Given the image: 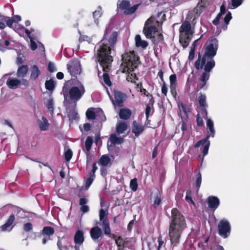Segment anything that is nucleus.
Instances as JSON below:
<instances>
[{
  "instance_id": "nucleus-14",
  "label": "nucleus",
  "mask_w": 250,
  "mask_h": 250,
  "mask_svg": "<svg viewBox=\"0 0 250 250\" xmlns=\"http://www.w3.org/2000/svg\"><path fill=\"white\" fill-rule=\"evenodd\" d=\"M30 79L33 81H36L39 76L41 75V71L37 65H33L30 67Z\"/></svg>"
},
{
  "instance_id": "nucleus-15",
  "label": "nucleus",
  "mask_w": 250,
  "mask_h": 250,
  "mask_svg": "<svg viewBox=\"0 0 250 250\" xmlns=\"http://www.w3.org/2000/svg\"><path fill=\"white\" fill-rule=\"evenodd\" d=\"M55 232L54 229L50 226L44 227L42 230L41 234L44 237H47L48 240L51 239L52 236Z\"/></svg>"
},
{
  "instance_id": "nucleus-9",
  "label": "nucleus",
  "mask_w": 250,
  "mask_h": 250,
  "mask_svg": "<svg viewBox=\"0 0 250 250\" xmlns=\"http://www.w3.org/2000/svg\"><path fill=\"white\" fill-rule=\"evenodd\" d=\"M67 69L72 77L77 78L81 73V65L78 60H71L67 64Z\"/></svg>"
},
{
  "instance_id": "nucleus-30",
  "label": "nucleus",
  "mask_w": 250,
  "mask_h": 250,
  "mask_svg": "<svg viewBox=\"0 0 250 250\" xmlns=\"http://www.w3.org/2000/svg\"><path fill=\"white\" fill-rule=\"evenodd\" d=\"M67 116L69 120L71 122L79 119L78 114L75 109L70 110L68 112Z\"/></svg>"
},
{
  "instance_id": "nucleus-5",
  "label": "nucleus",
  "mask_w": 250,
  "mask_h": 250,
  "mask_svg": "<svg viewBox=\"0 0 250 250\" xmlns=\"http://www.w3.org/2000/svg\"><path fill=\"white\" fill-rule=\"evenodd\" d=\"M122 65L125 70L132 72L139 63V57L134 51L125 52L122 55Z\"/></svg>"
},
{
  "instance_id": "nucleus-61",
  "label": "nucleus",
  "mask_w": 250,
  "mask_h": 250,
  "mask_svg": "<svg viewBox=\"0 0 250 250\" xmlns=\"http://www.w3.org/2000/svg\"><path fill=\"white\" fill-rule=\"evenodd\" d=\"M157 242H158L159 245L157 250H160V249L164 244V241L163 240L162 237L161 235L158 237Z\"/></svg>"
},
{
  "instance_id": "nucleus-20",
  "label": "nucleus",
  "mask_w": 250,
  "mask_h": 250,
  "mask_svg": "<svg viewBox=\"0 0 250 250\" xmlns=\"http://www.w3.org/2000/svg\"><path fill=\"white\" fill-rule=\"evenodd\" d=\"M15 219V215L14 214H11L7 220L6 223L0 227V230L2 231H5L7 230L8 228L13 224Z\"/></svg>"
},
{
  "instance_id": "nucleus-8",
  "label": "nucleus",
  "mask_w": 250,
  "mask_h": 250,
  "mask_svg": "<svg viewBox=\"0 0 250 250\" xmlns=\"http://www.w3.org/2000/svg\"><path fill=\"white\" fill-rule=\"evenodd\" d=\"M231 226L229 222L225 219H222L218 224V233L223 238H227L230 235Z\"/></svg>"
},
{
  "instance_id": "nucleus-41",
  "label": "nucleus",
  "mask_w": 250,
  "mask_h": 250,
  "mask_svg": "<svg viewBox=\"0 0 250 250\" xmlns=\"http://www.w3.org/2000/svg\"><path fill=\"white\" fill-rule=\"evenodd\" d=\"M138 183L136 178L131 179L130 182V188L133 191H136L138 188Z\"/></svg>"
},
{
  "instance_id": "nucleus-29",
  "label": "nucleus",
  "mask_w": 250,
  "mask_h": 250,
  "mask_svg": "<svg viewBox=\"0 0 250 250\" xmlns=\"http://www.w3.org/2000/svg\"><path fill=\"white\" fill-rule=\"evenodd\" d=\"M125 241L121 236H118L115 239V243L117 245L118 250H124L125 249Z\"/></svg>"
},
{
  "instance_id": "nucleus-57",
  "label": "nucleus",
  "mask_w": 250,
  "mask_h": 250,
  "mask_svg": "<svg viewBox=\"0 0 250 250\" xmlns=\"http://www.w3.org/2000/svg\"><path fill=\"white\" fill-rule=\"evenodd\" d=\"M6 25L10 28H13V24L14 22V20H13L12 18L11 19L8 17H7L6 20L5 21Z\"/></svg>"
},
{
  "instance_id": "nucleus-11",
  "label": "nucleus",
  "mask_w": 250,
  "mask_h": 250,
  "mask_svg": "<svg viewBox=\"0 0 250 250\" xmlns=\"http://www.w3.org/2000/svg\"><path fill=\"white\" fill-rule=\"evenodd\" d=\"M132 132L136 137L142 134L145 129V126L134 120L132 123Z\"/></svg>"
},
{
  "instance_id": "nucleus-27",
  "label": "nucleus",
  "mask_w": 250,
  "mask_h": 250,
  "mask_svg": "<svg viewBox=\"0 0 250 250\" xmlns=\"http://www.w3.org/2000/svg\"><path fill=\"white\" fill-rule=\"evenodd\" d=\"M110 159L108 155H102L99 160V164L103 167H105L109 163Z\"/></svg>"
},
{
  "instance_id": "nucleus-12",
  "label": "nucleus",
  "mask_w": 250,
  "mask_h": 250,
  "mask_svg": "<svg viewBox=\"0 0 250 250\" xmlns=\"http://www.w3.org/2000/svg\"><path fill=\"white\" fill-rule=\"evenodd\" d=\"M208 207L211 211H214L220 204V201L217 197L210 196L207 199Z\"/></svg>"
},
{
  "instance_id": "nucleus-38",
  "label": "nucleus",
  "mask_w": 250,
  "mask_h": 250,
  "mask_svg": "<svg viewBox=\"0 0 250 250\" xmlns=\"http://www.w3.org/2000/svg\"><path fill=\"white\" fill-rule=\"evenodd\" d=\"M118 6L120 9L125 11L130 6V2L127 0H123L119 4L118 3Z\"/></svg>"
},
{
  "instance_id": "nucleus-6",
  "label": "nucleus",
  "mask_w": 250,
  "mask_h": 250,
  "mask_svg": "<svg viewBox=\"0 0 250 250\" xmlns=\"http://www.w3.org/2000/svg\"><path fill=\"white\" fill-rule=\"evenodd\" d=\"M189 21H185L179 28V42L184 48L188 47L191 40L193 33Z\"/></svg>"
},
{
  "instance_id": "nucleus-24",
  "label": "nucleus",
  "mask_w": 250,
  "mask_h": 250,
  "mask_svg": "<svg viewBox=\"0 0 250 250\" xmlns=\"http://www.w3.org/2000/svg\"><path fill=\"white\" fill-rule=\"evenodd\" d=\"M127 129V125L125 122H121L117 124L116 131L118 134L123 133Z\"/></svg>"
},
{
  "instance_id": "nucleus-37",
  "label": "nucleus",
  "mask_w": 250,
  "mask_h": 250,
  "mask_svg": "<svg viewBox=\"0 0 250 250\" xmlns=\"http://www.w3.org/2000/svg\"><path fill=\"white\" fill-rule=\"evenodd\" d=\"M178 107L180 112L182 111L186 116H188V113L190 112L188 106L183 103H178Z\"/></svg>"
},
{
  "instance_id": "nucleus-19",
  "label": "nucleus",
  "mask_w": 250,
  "mask_h": 250,
  "mask_svg": "<svg viewBox=\"0 0 250 250\" xmlns=\"http://www.w3.org/2000/svg\"><path fill=\"white\" fill-rule=\"evenodd\" d=\"M131 111L128 108H122L120 110L119 115L121 119L128 120L131 116Z\"/></svg>"
},
{
  "instance_id": "nucleus-53",
  "label": "nucleus",
  "mask_w": 250,
  "mask_h": 250,
  "mask_svg": "<svg viewBox=\"0 0 250 250\" xmlns=\"http://www.w3.org/2000/svg\"><path fill=\"white\" fill-rule=\"evenodd\" d=\"M222 16H223L222 14H221V13H219L217 15V16L215 17V18L212 21V23L214 25L217 26L220 23V20L221 17Z\"/></svg>"
},
{
  "instance_id": "nucleus-7",
  "label": "nucleus",
  "mask_w": 250,
  "mask_h": 250,
  "mask_svg": "<svg viewBox=\"0 0 250 250\" xmlns=\"http://www.w3.org/2000/svg\"><path fill=\"white\" fill-rule=\"evenodd\" d=\"M207 126L210 132L209 134H208L207 136L203 139L199 141L195 145V148H198L201 146H203L202 152L204 156H206L208 154V149L210 146V141H208L209 137L211 136L213 137L215 134V130L213 126V121L210 119L207 118Z\"/></svg>"
},
{
  "instance_id": "nucleus-31",
  "label": "nucleus",
  "mask_w": 250,
  "mask_h": 250,
  "mask_svg": "<svg viewBox=\"0 0 250 250\" xmlns=\"http://www.w3.org/2000/svg\"><path fill=\"white\" fill-rule=\"evenodd\" d=\"M198 100L200 107L208 106L206 103V96L202 93H199Z\"/></svg>"
},
{
  "instance_id": "nucleus-35",
  "label": "nucleus",
  "mask_w": 250,
  "mask_h": 250,
  "mask_svg": "<svg viewBox=\"0 0 250 250\" xmlns=\"http://www.w3.org/2000/svg\"><path fill=\"white\" fill-rule=\"evenodd\" d=\"M140 4H136L131 7H128L126 10L124 11V14L126 15H129L133 14L137 10Z\"/></svg>"
},
{
  "instance_id": "nucleus-40",
  "label": "nucleus",
  "mask_w": 250,
  "mask_h": 250,
  "mask_svg": "<svg viewBox=\"0 0 250 250\" xmlns=\"http://www.w3.org/2000/svg\"><path fill=\"white\" fill-rule=\"evenodd\" d=\"M98 10H95L93 12V17L94 19L95 22H98V19L101 16L102 13V8L101 6L98 7Z\"/></svg>"
},
{
  "instance_id": "nucleus-33",
  "label": "nucleus",
  "mask_w": 250,
  "mask_h": 250,
  "mask_svg": "<svg viewBox=\"0 0 250 250\" xmlns=\"http://www.w3.org/2000/svg\"><path fill=\"white\" fill-rule=\"evenodd\" d=\"M162 194L160 191H158L155 195L154 201V207L157 208L161 203Z\"/></svg>"
},
{
  "instance_id": "nucleus-55",
  "label": "nucleus",
  "mask_w": 250,
  "mask_h": 250,
  "mask_svg": "<svg viewBox=\"0 0 250 250\" xmlns=\"http://www.w3.org/2000/svg\"><path fill=\"white\" fill-rule=\"evenodd\" d=\"M197 125L198 126H203L204 125V121L202 117H200L199 114L196 116Z\"/></svg>"
},
{
  "instance_id": "nucleus-34",
  "label": "nucleus",
  "mask_w": 250,
  "mask_h": 250,
  "mask_svg": "<svg viewBox=\"0 0 250 250\" xmlns=\"http://www.w3.org/2000/svg\"><path fill=\"white\" fill-rule=\"evenodd\" d=\"M45 88L49 91H53L55 87V82L52 79L46 80L45 83Z\"/></svg>"
},
{
  "instance_id": "nucleus-45",
  "label": "nucleus",
  "mask_w": 250,
  "mask_h": 250,
  "mask_svg": "<svg viewBox=\"0 0 250 250\" xmlns=\"http://www.w3.org/2000/svg\"><path fill=\"white\" fill-rule=\"evenodd\" d=\"M170 88H174L176 85V75L172 74L169 77Z\"/></svg>"
},
{
  "instance_id": "nucleus-51",
  "label": "nucleus",
  "mask_w": 250,
  "mask_h": 250,
  "mask_svg": "<svg viewBox=\"0 0 250 250\" xmlns=\"http://www.w3.org/2000/svg\"><path fill=\"white\" fill-rule=\"evenodd\" d=\"M23 229L25 232L30 231L33 229L32 223L28 222L23 225Z\"/></svg>"
},
{
  "instance_id": "nucleus-47",
  "label": "nucleus",
  "mask_w": 250,
  "mask_h": 250,
  "mask_svg": "<svg viewBox=\"0 0 250 250\" xmlns=\"http://www.w3.org/2000/svg\"><path fill=\"white\" fill-rule=\"evenodd\" d=\"M73 155L72 151L70 149H68L64 153V158L66 162H69Z\"/></svg>"
},
{
  "instance_id": "nucleus-62",
  "label": "nucleus",
  "mask_w": 250,
  "mask_h": 250,
  "mask_svg": "<svg viewBox=\"0 0 250 250\" xmlns=\"http://www.w3.org/2000/svg\"><path fill=\"white\" fill-rule=\"evenodd\" d=\"M195 17L193 16V13H188L186 18L187 20H188L192 22H194V21L195 20Z\"/></svg>"
},
{
  "instance_id": "nucleus-39",
  "label": "nucleus",
  "mask_w": 250,
  "mask_h": 250,
  "mask_svg": "<svg viewBox=\"0 0 250 250\" xmlns=\"http://www.w3.org/2000/svg\"><path fill=\"white\" fill-rule=\"evenodd\" d=\"M202 182V175L200 172H198V174L196 175V181L195 183V186L198 191L200 189L201 184Z\"/></svg>"
},
{
  "instance_id": "nucleus-16",
  "label": "nucleus",
  "mask_w": 250,
  "mask_h": 250,
  "mask_svg": "<svg viewBox=\"0 0 250 250\" xmlns=\"http://www.w3.org/2000/svg\"><path fill=\"white\" fill-rule=\"evenodd\" d=\"M115 102L119 107H122L125 101V95L120 91H116L114 94Z\"/></svg>"
},
{
  "instance_id": "nucleus-48",
  "label": "nucleus",
  "mask_w": 250,
  "mask_h": 250,
  "mask_svg": "<svg viewBox=\"0 0 250 250\" xmlns=\"http://www.w3.org/2000/svg\"><path fill=\"white\" fill-rule=\"evenodd\" d=\"M46 106L47 109L52 113L54 112L53 102L52 99H49L47 101Z\"/></svg>"
},
{
  "instance_id": "nucleus-13",
  "label": "nucleus",
  "mask_w": 250,
  "mask_h": 250,
  "mask_svg": "<svg viewBox=\"0 0 250 250\" xmlns=\"http://www.w3.org/2000/svg\"><path fill=\"white\" fill-rule=\"evenodd\" d=\"M90 235L91 238L94 240H97L103 236V232L101 228L98 226L92 228L90 230Z\"/></svg>"
},
{
  "instance_id": "nucleus-2",
  "label": "nucleus",
  "mask_w": 250,
  "mask_h": 250,
  "mask_svg": "<svg viewBox=\"0 0 250 250\" xmlns=\"http://www.w3.org/2000/svg\"><path fill=\"white\" fill-rule=\"evenodd\" d=\"M205 51L202 57L201 54H198V59L194 63L195 68L198 70L203 68L204 72L200 78L202 83L197 84L199 89H202L206 84L210 77V72L215 65V61L213 58L216 55L218 48V41L215 38L212 37L205 44Z\"/></svg>"
},
{
  "instance_id": "nucleus-58",
  "label": "nucleus",
  "mask_w": 250,
  "mask_h": 250,
  "mask_svg": "<svg viewBox=\"0 0 250 250\" xmlns=\"http://www.w3.org/2000/svg\"><path fill=\"white\" fill-rule=\"evenodd\" d=\"M48 70L51 73H52L56 70L54 64L51 62L48 63Z\"/></svg>"
},
{
  "instance_id": "nucleus-43",
  "label": "nucleus",
  "mask_w": 250,
  "mask_h": 250,
  "mask_svg": "<svg viewBox=\"0 0 250 250\" xmlns=\"http://www.w3.org/2000/svg\"><path fill=\"white\" fill-rule=\"evenodd\" d=\"M128 72V74L127 76L126 80L132 83H135V81L138 80L136 75L135 73H130V71Z\"/></svg>"
},
{
  "instance_id": "nucleus-49",
  "label": "nucleus",
  "mask_w": 250,
  "mask_h": 250,
  "mask_svg": "<svg viewBox=\"0 0 250 250\" xmlns=\"http://www.w3.org/2000/svg\"><path fill=\"white\" fill-rule=\"evenodd\" d=\"M156 34H157V37L155 38V35H154V38H152L153 41L156 43H158L163 41V36L162 34L159 33L157 32Z\"/></svg>"
},
{
  "instance_id": "nucleus-64",
  "label": "nucleus",
  "mask_w": 250,
  "mask_h": 250,
  "mask_svg": "<svg viewBox=\"0 0 250 250\" xmlns=\"http://www.w3.org/2000/svg\"><path fill=\"white\" fill-rule=\"evenodd\" d=\"M86 165L87 166L92 160L91 156L90 151H86Z\"/></svg>"
},
{
  "instance_id": "nucleus-60",
  "label": "nucleus",
  "mask_w": 250,
  "mask_h": 250,
  "mask_svg": "<svg viewBox=\"0 0 250 250\" xmlns=\"http://www.w3.org/2000/svg\"><path fill=\"white\" fill-rule=\"evenodd\" d=\"M161 91H162V93L163 94H164L165 96H167V86L165 82H164V83H163Z\"/></svg>"
},
{
  "instance_id": "nucleus-10",
  "label": "nucleus",
  "mask_w": 250,
  "mask_h": 250,
  "mask_svg": "<svg viewBox=\"0 0 250 250\" xmlns=\"http://www.w3.org/2000/svg\"><path fill=\"white\" fill-rule=\"evenodd\" d=\"M149 21L146 22L145 26L143 29V32L147 39L154 38V35L157 32V27L155 25H147V22Z\"/></svg>"
},
{
  "instance_id": "nucleus-36",
  "label": "nucleus",
  "mask_w": 250,
  "mask_h": 250,
  "mask_svg": "<svg viewBox=\"0 0 250 250\" xmlns=\"http://www.w3.org/2000/svg\"><path fill=\"white\" fill-rule=\"evenodd\" d=\"M93 143V138L91 136H88L85 142V147L86 151H90Z\"/></svg>"
},
{
  "instance_id": "nucleus-59",
  "label": "nucleus",
  "mask_w": 250,
  "mask_h": 250,
  "mask_svg": "<svg viewBox=\"0 0 250 250\" xmlns=\"http://www.w3.org/2000/svg\"><path fill=\"white\" fill-rule=\"evenodd\" d=\"M31 49L34 51L37 48V45L34 41V39L33 38L30 39Z\"/></svg>"
},
{
  "instance_id": "nucleus-44",
  "label": "nucleus",
  "mask_w": 250,
  "mask_h": 250,
  "mask_svg": "<svg viewBox=\"0 0 250 250\" xmlns=\"http://www.w3.org/2000/svg\"><path fill=\"white\" fill-rule=\"evenodd\" d=\"M185 200L188 203H190L194 206L195 205V202H194L191 196V191L190 190H187V191H186V196L185 197Z\"/></svg>"
},
{
  "instance_id": "nucleus-4",
  "label": "nucleus",
  "mask_w": 250,
  "mask_h": 250,
  "mask_svg": "<svg viewBox=\"0 0 250 250\" xmlns=\"http://www.w3.org/2000/svg\"><path fill=\"white\" fill-rule=\"evenodd\" d=\"M62 91L65 99L68 97L71 101L76 102L84 94L85 89L79 81L71 79L64 83Z\"/></svg>"
},
{
  "instance_id": "nucleus-28",
  "label": "nucleus",
  "mask_w": 250,
  "mask_h": 250,
  "mask_svg": "<svg viewBox=\"0 0 250 250\" xmlns=\"http://www.w3.org/2000/svg\"><path fill=\"white\" fill-rule=\"evenodd\" d=\"M42 121H39V125L41 130L45 131L48 127L49 123L48 120L44 116L42 117Z\"/></svg>"
},
{
  "instance_id": "nucleus-52",
  "label": "nucleus",
  "mask_w": 250,
  "mask_h": 250,
  "mask_svg": "<svg viewBox=\"0 0 250 250\" xmlns=\"http://www.w3.org/2000/svg\"><path fill=\"white\" fill-rule=\"evenodd\" d=\"M151 107L152 106H150V105L147 104L146 106V108L145 113H146V119L147 122V124L150 122V121L148 120V118H149V114H150V111L151 110Z\"/></svg>"
},
{
  "instance_id": "nucleus-23",
  "label": "nucleus",
  "mask_w": 250,
  "mask_h": 250,
  "mask_svg": "<svg viewBox=\"0 0 250 250\" xmlns=\"http://www.w3.org/2000/svg\"><path fill=\"white\" fill-rule=\"evenodd\" d=\"M136 46L138 47H141L143 49H145L148 45V42L144 40H142L140 35H137L135 36Z\"/></svg>"
},
{
  "instance_id": "nucleus-42",
  "label": "nucleus",
  "mask_w": 250,
  "mask_h": 250,
  "mask_svg": "<svg viewBox=\"0 0 250 250\" xmlns=\"http://www.w3.org/2000/svg\"><path fill=\"white\" fill-rule=\"evenodd\" d=\"M85 114L88 119L94 120L96 118L95 113L92 109H88Z\"/></svg>"
},
{
  "instance_id": "nucleus-63",
  "label": "nucleus",
  "mask_w": 250,
  "mask_h": 250,
  "mask_svg": "<svg viewBox=\"0 0 250 250\" xmlns=\"http://www.w3.org/2000/svg\"><path fill=\"white\" fill-rule=\"evenodd\" d=\"M194 55H195L194 48H191V49L189 51V53L188 60L189 61L192 60L194 58Z\"/></svg>"
},
{
  "instance_id": "nucleus-56",
  "label": "nucleus",
  "mask_w": 250,
  "mask_h": 250,
  "mask_svg": "<svg viewBox=\"0 0 250 250\" xmlns=\"http://www.w3.org/2000/svg\"><path fill=\"white\" fill-rule=\"evenodd\" d=\"M206 107H200V109H201V115L202 116H203V117L207 120V118H208V112H207V110L206 109Z\"/></svg>"
},
{
  "instance_id": "nucleus-25",
  "label": "nucleus",
  "mask_w": 250,
  "mask_h": 250,
  "mask_svg": "<svg viewBox=\"0 0 250 250\" xmlns=\"http://www.w3.org/2000/svg\"><path fill=\"white\" fill-rule=\"evenodd\" d=\"M109 140L113 145L121 144L123 143V138L118 137L115 134H111L109 137Z\"/></svg>"
},
{
  "instance_id": "nucleus-32",
  "label": "nucleus",
  "mask_w": 250,
  "mask_h": 250,
  "mask_svg": "<svg viewBox=\"0 0 250 250\" xmlns=\"http://www.w3.org/2000/svg\"><path fill=\"white\" fill-rule=\"evenodd\" d=\"M231 19H232L231 13L230 11H228V13L225 16V17L224 19V21L225 24L222 27V28L224 30H226L227 29L228 25L229 24V21L231 20Z\"/></svg>"
},
{
  "instance_id": "nucleus-17",
  "label": "nucleus",
  "mask_w": 250,
  "mask_h": 250,
  "mask_svg": "<svg viewBox=\"0 0 250 250\" xmlns=\"http://www.w3.org/2000/svg\"><path fill=\"white\" fill-rule=\"evenodd\" d=\"M21 81L16 78H9L6 82V84L11 89H16L21 84Z\"/></svg>"
},
{
  "instance_id": "nucleus-50",
  "label": "nucleus",
  "mask_w": 250,
  "mask_h": 250,
  "mask_svg": "<svg viewBox=\"0 0 250 250\" xmlns=\"http://www.w3.org/2000/svg\"><path fill=\"white\" fill-rule=\"evenodd\" d=\"M243 0H231V6L236 8L239 6L243 2Z\"/></svg>"
},
{
  "instance_id": "nucleus-46",
  "label": "nucleus",
  "mask_w": 250,
  "mask_h": 250,
  "mask_svg": "<svg viewBox=\"0 0 250 250\" xmlns=\"http://www.w3.org/2000/svg\"><path fill=\"white\" fill-rule=\"evenodd\" d=\"M99 219L102 222V223H103V221L104 220L108 219L107 214L106 213L105 211L103 208H101L100 210Z\"/></svg>"
},
{
  "instance_id": "nucleus-18",
  "label": "nucleus",
  "mask_w": 250,
  "mask_h": 250,
  "mask_svg": "<svg viewBox=\"0 0 250 250\" xmlns=\"http://www.w3.org/2000/svg\"><path fill=\"white\" fill-rule=\"evenodd\" d=\"M207 7V1L205 0H200L193 10V12L197 15H200Z\"/></svg>"
},
{
  "instance_id": "nucleus-22",
  "label": "nucleus",
  "mask_w": 250,
  "mask_h": 250,
  "mask_svg": "<svg viewBox=\"0 0 250 250\" xmlns=\"http://www.w3.org/2000/svg\"><path fill=\"white\" fill-rule=\"evenodd\" d=\"M74 240L76 244L79 245L83 244L84 241V236L82 230H78L76 231L74 236Z\"/></svg>"
},
{
  "instance_id": "nucleus-3",
  "label": "nucleus",
  "mask_w": 250,
  "mask_h": 250,
  "mask_svg": "<svg viewBox=\"0 0 250 250\" xmlns=\"http://www.w3.org/2000/svg\"><path fill=\"white\" fill-rule=\"evenodd\" d=\"M186 228L187 223L184 215L177 208H173L168 228V236L172 249L179 244L183 231Z\"/></svg>"
},
{
  "instance_id": "nucleus-1",
  "label": "nucleus",
  "mask_w": 250,
  "mask_h": 250,
  "mask_svg": "<svg viewBox=\"0 0 250 250\" xmlns=\"http://www.w3.org/2000/svg\"><path fill=\"white\" fill-rule=\"evenodd\" d=\"M109 27L105 28L104 37L101 41V44L97 49V58L98 62L104 72L103 77L104 83L111 86L112 83L108 73L111 70V63L113 61L111 56V50L113 49L117 41L118 32L114 31L108 39L107 38Z\"/></svg>"
},
{
  "instance_id": "nucleus-26",
  "label": "nucleus",
  "mask_w": 250,
  "mask_h": 250,
  "mask_svg": "<svg viewBox=\"0 0 250 250\" xmlns=\"http://www.w3.org/2000/svg\"><path fill=\"white\" fill-rule=\"evenodd\" d=\"M103 229L105 235H111V229L110 228V223L108 219H105L102 223Z\"/></svg>"
},
{
  "instance_id": "nucleus-54",
  "label": "nucleus",
  "mask_w": 250,
  "mask_h": 250,
  "mask_svg": "<svg viewBox=\"0 0 250 250\" xmlns=\"http://www.w3.org/2000/svg\"><path fill=\"white\" fill-rule=\"evenodd\" d=\"M94 179H93V178L89 177L85 180V187L86 189L89 188Z\"/></svg>"
},
{
  "instance_id": "nucleus-21",
  "label": "nucleus",
  "mask_w": 250,
  "mask_h": 250,
  "mask_svg": "<svg viewBox=\"0 0 250 250\" xmlns=\"http://www.w3.org/2000/svg\"><path fill=\"white\" fill-rule=\"evenodd\" d=\"M28 71V67L27 65H21L18 68L17 75L19 78H24L26 76Z\"/></svg>"
}]
</instances>
